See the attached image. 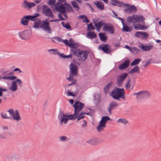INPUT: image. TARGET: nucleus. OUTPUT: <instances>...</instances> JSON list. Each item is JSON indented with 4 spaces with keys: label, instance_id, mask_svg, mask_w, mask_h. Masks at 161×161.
Segmentation results:
<instances>
[{
    "label": "nucleus",
    "instance_id": "obj_1",
    "mask_svg": "<svg viewBox=\"0 0 161 161\" xmlns=\"http://www.w3.org/2000/svg\"><path fill=\"white\" fill-rule=\"evenodd\" d=\"M111 2L112 5L114 6L124 7L123 11L126 14H134L137 12V8L134 5L125 3L118 0H111Z\"/></svg>",
    "mask_w": 161,
    "mask_h": 161
},
{
    "label": "nucleus",
    "instance_id": "obj_2",
    "mask_svg": "<svg viewBox=\"0 0 161 161\" xmlns=\"http://www.w3.org/2000/svg\"><path fill=\"white\" fill-rule=\"evenodd\" d=\"M34 25L33 26V28L37 29L40 27L47 33H52V30L49 26L50 23L49 22L40 20H38L37 21L34 20Z\"/></svg>",
    "mask_w": 161,
    "mask_h": 161
},
{
    "label": "nucleus",
    "instance_id": "obj_3",
    "mask_svg": "<svg viewBox=\"0 0 161 161\" xmlns=\"http://www.w3.org/2000/svg\"><path fill=\"white\" fill-rule=\"evenodd\" d=\"M111 94V96L115 100L120 101V98H121L124 100H125V91L123 88H116L115 90L112 92Z\"/></svg>",
    "mask_w": 161,
    "mask_h": 161
},
{
    "label": "nucleus",
    "instance_id": "obj_4",
    "mask_svg": "<svg viewBox=\"0 0 161 161\" xmlns=\"http://www.w3.org/2000/svg\"><path fill=\"white\" fill-rule=\"evenodd\" d=\"M40 15L39 13L36 14L32 15H25L21 19L20 23L24 26H27L29 21H34L36 20V18Z\"/></svg>",
    "mask_w": 161,
    "mask_h": 161
},
{
    "label": "nucleus",
    "instance_id": "obj_5",
    "mask_svg": "<svg viewBox=\"0 0 161 161\" xmlns=\"http://www.w3.org/2000/svg\"><path fill=\"white\" fill-rule=\"evenodd\" d=\"M110 120H111L110 118L108 116L103 117L99 122V125L97 127L98 131L100 132L103 131L104 128L106 127V122Z\"/></svg>",
    "mask_w": 161,
    "mask_h": 161
},
{
    "label": "nucleus",
    "instance_id": "obj_6",
    "mask_svg": "<svg viewBox=\"0 0 161 161\" xmlns=\"http://www.w3.org/2000/svg\"><path fill=\"white\" fill-rule=\"evenodd\" d=\"M133 95H136V99L138 100L143 98H147L151 96V93L147 91H143L135 93Z\"/></svg>",
    "mask_w": 161,
    "mask_h": 161
},
{
    "label": "nucleus",
    "instance_id": "obj_7",
    "mask_svg": "<svg viewBox=\"0 0 161 161\" xmlns=\"http://www.w3.org/2000/svg\"><path fill=\"white\" fill-rule=\"evenodd\" d=\"M85 105L83 103H82L79 101H76L73 105V107L75 108V113L74 114H73L76 118L77 117V114H79L84 107Z\"/></svg>",
    "mask_w": 161,
    "mask_h": 161
},
{
    "label": "nucleus",
    "instance_id": "obj_8",
    "mask_svg": "<svg viewBox=\"0 0 161 161\" xmlns=\"http://www.w3.org/2000/svg\"><path fill=\"white\" fill-rule=\"evenodd\" d=\"M7 112L9 113L12 118L15 120L19 121L21 120L20 116L18 110L14 111L13 108L9 109Z\"/></svg>",
    "mask_w": 161,
    "mask_h": 161
},
{
    "label": "nucleus",
    "instance_id": "obj_9",
    "mask_svg": "<svg viewBox=\"0 0 161 161\" xmlns=\"http://www.w3.org/2000/svg\"><path fill=\"white\" fill-rule=\"evenodd\" d=\"M63 115V116L58 118L61 125H63V122L64 124H66L69 119L73 120L76 119V118L73 115Z\"/></svg>",
    "mask_w": 161,
    "mask_h": 161
},
{
    "label": "nucleus",
    "instance_id": "obj_10",
    "mask_svg": "<svg viewBox=\"0 0 161 161\" xmlns=\"http://www.w3.org/2000/svg\"><path fill=\"white\" fill-rule=\"evenodd\" d=\"M52 8L54 10H55L60 13L64 12L65 7L61 3L58 2L54 5L52 6Z\"/></svg>",
    "mask_w": 161,
    "mask_h": 161
},
{
    "label": "nucleus",
    "instance_id": "obj_11",
    "mask_svg": "<svg viewBox=\"0 0 161 161\" xmlns=\"http://www.w3.org/2000/svg\"><path fill=\"white\" fill-rule=\"evenodd\" d=\"M7 159L10 161H19V155L16 152H13L10 153L6 156Z\"/></svg>",
    "mask_w": 161,
    "mask_h": 161
},
{
    "label": "nucleus",
    "instance_id": "obj_12",
    "mask_svg": "<svg viewBox=\"0 0 161 161\" xmlns=\"http://www.w3.org/2000/svg\"><path fill=\"white\" fill-rule=\"evenodd\" d=\"M36 6V4L35 3L28 2L26 0H24L21 4V7L22 8L28 10H31Z\"/></svg>",
    "mask_w": 161,
    "mask_h": 161
},
{
    "label": "nucleus",
    "instance_id": "obj_13",
    "mask_svg": "<svg viewBox=\"0 0 161 161\" xmlns=\"http://www.w3.org/2000/svg\"><path fill=\"white\" fill-rule=\"evenodd\" d=\"M88 53H89L87 51H80L79 50L75 56H77L80 60L81 59L82 61H84L87 59Z\"/></svg>",
    "mask_w": 161,
    "mask_h": 161
},
{
    "label": "nucleus",
    "instance_id": "obj_14",
    "mask_svg": "<svg viewBox=\"0 0 161 161\" xmlns=\"http://www.w3.org/2000/svg\"><path fill=\"white\" fill-rule=\"evenodd\" d=\"M42 13L46 16L54 18V15L51 9L48 6L44 5L42 9Z\"/></svg>",
    "mask_w": 161,
    "mask_h": 161
},
{
    "label": "nucleus",
    "instance_id": "obj_15",
    "mask_svg": "<svg viewBox=\"0 0 161 161\" xmlns=\"http://www.w3.org/2000/svg\"><path fill=\"white\" fill-rule=\"evenodd\" d=\"M19 36L23 40L28 39L30 36V31L29 30H25L22 32L18 33Z\"/></svg>",
    "mask_w": 161,
    "mask_h": 161
},
{
    "label": "nucleus",
    "instance_id": "obj_16",
    "mask_svg": "<svg viewBox=\"0 0 161 161\" xmlns=\"http://www.w3.org/2000/svg\"><path fill=\"white\" fill-rule=\"evenodd\" d=\"M70 74L73 76H76L77 75L78 68L75 64L71 63L69 65Z\"/></svg>",
    "mask_w": 161,
    "mask_h": 161
},
{
    "label": "nucleus",
    "instance_id": "obj_17",
    "mask_svg": "<svg viewBox=\"0 0 161 161\" xmlns=\"http://www.w3.org/2000/svg\"><path fill=\"white\" fill-rule=\"evenodd\" d=\"M103 30L106 32L108 31L111 34H113L114 33V29L113 25L111 24L105 23Z\"/></svg>",
    "mask_w": 161,
    "mask_h": 161
},
{
    "label": "nucleus",
    "instance_id": "obj_18",
    "mask_svg": "<svg viewBox=\"0 0 161 161\" xmlns=\"http://www.w3.org/2000/svg\"><path fill=\"white\" fill-rule=\"evenodd\" d=\"M128 74L126 73H123L119 75L117 78V83L118 87L121 86L123 82L127 77Z\"/></svg>",
    "mask_w": 161,
    "mask_h": 161
},
{
    "label": "nucleus",
    "instance_id": "obj_19",
    "mask_svg": "<svg viewBox=\"0 0 161 161\" xmlns=\"http://www.w3.org/2000/svg\"><path fill=\"white\" fill-rule=\"evenodd\" d=\"M110 48V46L107 44L100 45L98 47L99 50H101L107 54H109L111 52Z\"/></svg>",
    "mask_w": 161,
    "mask_h": 161
},
{
    "label": "nucleus",
    "instance_id": "obj_20",
    "mask_svg": "<svg viewBox=\"0 0 161 161\" xmlns=\"http://www.w3.org/2000/svg\"><path fill=\"white\" fill-rule=\"evenodd\" d=\"M134 36L142 39H147L149 37V35L147 32L137 31L135 33Z\"/></svg>",
    "mask_w": 161,
    "mask_h": 161
},
{
    "label": "nucleus",
    "instance_id": "obj_21",
    "mask_svg": "<svg viewBox=\"0 0 161 161\" xmlns=\"http://www.w3.org/2000/svg\"><path fill=\"white\" fill-rule=\"evenodd\" d=\"M103 142V141L102 139L96 138H93L87 141L86 142L92 145H96L102 143Z\"/></svg>",
    "mask_w": 161,
    "mask_h": 161
},
{
    "label": "nucleus",
    "instance_id": "obj_22",
    "mask_svg": "<svg viewBox=\"0 0 161 161\" xmlns=\"http://www.w3.org/2000/svg\"><path fill=\"white\" fill-rule=\"evenodd\" d=\"M69 47L71 48V52L74 55H75L80 50L77 48L79 47L78 45L76 43H70Z\"/></svg>",
    "mask_w": 161,
    "mask_h": 161
},
{
    "label": "nucleus",
    "instance_id": "obj_23",
    "mask_svg": "<svg viewBox=\"0 0 161 161\" xmlns=\"http://www.w3.org/2000/svg\"><path fill=\"white\" fill-rule=\"evenodd\" d=\"M145 18L142 15H135V21L138 23H142L144 25Z\"/></svg>",
    "mask_w": 161,
    "mask_h": 161
},
{
    "label": "nucleus",
    "instance_id": "obj_24",
    "mask_svg": "<svg viewBox=\"0 0 161 161\" xmlns=\"http://www.w3.org/2000/svg\"><path fill=\"white\" fill-rule=\"evenodd\" d=\"M130 64V60L127 59L122 64L119 65V68L121 70L126 69L129 66Z\"/></svg>",
    "mask_w": 161,
    "mask_h": 161
},
{
    "label": "nucleus",
    "instance_id": "obj_25",
    "mask_svg": "<svg viewBox=\"0 0 161 161\" xmlns=\"http://www.w3.org/2000/svg\"><path fill=\"white\" fill-rule=\"evenodd\" d=\"M118 105L115 101H112L109 104V107L108 108V110L110 114H112L111 110L115 108L116 107L118 106Z\"/></svg>",
    "mask_w": 161,
    "mask_h": 161
},
{
    "label": "nucleus",
    "instance_id": "obj_26",
    "mask_svg": "<svg viewBox=\"0 0 161 161\" xmlns=\"http://www.w3.org/2000/svg\"><path fill=\"white\" fill-rule=\"evenodd\" d=\"M94 4L97 8L101 10H103L104 9V5L102 2L99 1L95 2Z\"/></svg>",
    "mask_w": 161,
    "mask_h": 161
},
{
    "label": "nucleus",
    "instance_id": "obj_27",
    "mask_svg": "<svg viewBox=\"0 0 161 161\" xmlns=\"http://www.w3.org/2000/svg\"><path fill=\"white\" fill-rule=\"evenodd\" d=\"M138 47L141 48L143 51H149L153 47L152 45L151 46H145L142 44H140V46H139Z\"/></svg>",
    "mask_w": 161,
    "mask_h": 161
},
{
    "label": "nucleus",
    "instance_id": "obj_28",
    "mask_svg": "<svg viewBox=\"0 0 161 161\" xmlns=\"http://www.w3.org/2000/svg\"><path fill=\"white\" fill-rule=\"evenodd\" d=\"M17 85L16 83L14 81L11 84L9 88V89L12 92H15L17 90Z\"/></svg>",
    "mask_w": 161,
    "mask_h": 161
},
{
    "label": "nucleus",
    "instance_id": "obj_29",
    "mask_svg": "<svg viewBox=\"0 0 161 161\" xmlns=\"http://www.w3.org/2000/svg\"><path fill=\"white\" fill-rule=\"evenodd\" d=\"M106 34L105 33H100L99 34V36L100 40L104 42H106L108 37L106 36Z\"/></svg>",
    "mask_w": 161,
    "mask_h": 161
},
{
    "label": "nucleus",
    "instance_id": "obj_30",
    "mask_svg": "<svg viewBox=\"0 0 161 161\" xmlns=\"http://www.w3.org/2000/svg\"><path fill=\"white\" fill-rule=\"evenodd\" d=\"M123 27L122 29L123 31L127 32H131L132 29L131 27H128L127 25L124 24H123Z\"/></svg>",
    "mask_w": 161,
    "mask_h": 161
},
{
    "label": "nucleus",
    "instance_id": "obj_31",
    "mask_svg": "<svg viewBox=\"0 0 161 161\" xmlns=\"http://www.w3.org/2000/svg\"><path fill=\"white\" fill-rule=\"evenodd\" d=\"M87 36L91 39H93L96 37L97 35L94 32L89 31L87 32Z\"/></svg>",
    "mask_w": 161,
    "mask_h": 161
},
{
    "label": "nucleus",
    "instance_id": "obj_32",
    "mask_svg": "<svg viewBox=\"0 0 161 161\" xmlns=\"http://www.w3.org/2000/svg\"><path fill=\"white\" fill-rule=\"evenodd\" d=\"M134 28L136 30H145L147 29L146 26L141 25L140 24L135 25L134 26Z\"/></svg>",
    "mask_w": 161,
    "mask_h": 161
},
{
    "label": "nucleus",
    "instance_id": "obj_33",
    "mask_svg": "<svg viewBox=\"0 0 161 161\" xmlns=\"http://www.w3.org/2000/svg\"><path fill=\"white\" fill-rule=\"evenodd\" d=\"M17 77L16 76H4L2 77L0 76V80L1 79H4V80H14L16 79H17Z\"/></svg>",
    "mask_w": 161,
    "mask_h": 161
},
{
    "label": "nucleus",
    "instance_id": "obj_34",
    "mask_svg": "<svg viewBox=\"0 0 161 161\" xmlns=\"http://www.w3.org/2000/svg\"><path fill=\"white\" fill-rule=\"evenodd\" d=\"M131 81L130 79H129L127 81V82L126 83V84L125 86V88L127 89H129L130 88L131 86V89H133V87L134 86V85H131L130 83V82Z\"/></svg>",
    "mask_w": 161,
    "mask_h": 161
},
{
    "label": "nucleus",
    "instance_id": "obj_35",
    "mask_svg": "<svg viewBox=\"0 0 161 161\" xmlns=\"http://www.w3.org/2000/svg\"><path fill=\"white\" fill-rule=\"evenodd\" d=\"M105 23L103 21L95 23V26L97 28V30L100 29L102 25H104Z\"/></svg>",
    "mask_w": 161,
    "mask_h": 161
},
{
    "label": "nucleus",
    "instance_id": "obj_36",
    "mask_svg": "<svg viewBox=\"0 0 161 161\" xmlns=\"http://www.w3.org/2000/svg\"><path fill=\"white\" fill-rule=\"evenodd\" d=\"M135 15L129 16L127 18V21L128 23H134L135 22Z\"/></svg>",
    "mask_w": 161,
    "mask_h": 161
},
{
    "label": "nucleus",
    "instance_id": "obj_37",
    "mask_svg": "<svg viewBox=\"0 0 161 161\" xmlns=\"http://www.w3.org/2000/svg\"><path fill=\"white\" fill-rule=\"evenodd\" d=\"M62 25L65 28L68 30L69 31H71L72 30L71 26H70L69 23H67L65 24L63 22H62L61 23Z\"/></svg>",
    "mask_w": 161,
    "mask_h": 161
},
{
    "label": "nucleus",
    "instance_id": "obj_38",
    "mask_svg": "<svg viewBox=\"0 0 161 161\" xmlns=\"http://www.w3.org/2000/svg\"><path fill=\"white\" fill-rule=\"evenodd\" d=\"M112 84L111 82H110L108 84H107L104 87V92L105 94L108 92L109 89L111 86Z\"/></svg>",
    "mask_w": 161,
    "mask_h": 161
},
{
    "label": "nucleus",
    "instance_id": "obj_39",
    "mask_svg": "<svg viewBox=\"0 0 161 161\" xmlns=\"http://www.w3.org/2000/svg\"><path fill=\"white\" fill-rule=\"evenodd\" d=\"M78 17L80 19H84V20L83 21V22L84 23L86 22L87 23H88L90 22V21L89 19H88L87 16L85 15H80L78 16Z\"/></svg>",
    "mask_w": 161,
    "mask_h": 161
},
{
    "label": "nucleus",
    "instance_id": "obj_40",
    "mask_svg": "<svg viewBox=\"0 0 161 161\" xmlns=\"http://www.w3.org/2000/svg\"><path fill=\"white\" fill-rule=\"evenodd\" d=\"M59 139L60 141L63 142H65L69 140V139L65 136H60L59 137Z\"/></svg>",
    "mask_w": 161,
    "mask_h": 161
},
{
    "label": "nucleus",
    "instance_id": "obj_41",
    "mask_svg": "<svg viewBox=\"0 0 161 161\" xmlns=\"http://www.w3.org/2000/svg\"><path fill=\"white\" fill-rule=\"evenodd\" d=\"M116 122L125 125L128 123V121L125 118H120Z\"/></svg>",
    "mask_w": 161,
    "mask_h": 161
},
{
    "label": "nucleus",
    "instance_id": "obj_42",
    "mask_svg": "<svg viewBox=\"0 0 161 161\" xmlns=\"http://www.w3.org/2000/svg\"><path fill=\"white\" fill-rule=\"evenodd\" d=\"M140 50L138 48L134 47H132L131 52L134 54H138L140 52Z\"/></svg>",
    "mask_w": 161,
    "mask_h": 161
},
{
    "label": "nucleus",
    "instance_id": "obj_43",
    "mask_svg": "<svg viewBox=\"0 0 161 161\" xmlns=\"http://www.w3.org/2000/svg\"><path fill=\"white\" fill-rule=\"evenodd\" d=\"M141 59L140 58H136L132 62L131 64V66H133L134 65H136L139 64L141 61Z\"/></svg>",
    "mask_w": 161,
    "mask_h": 161
},
{
    "label": "nucleus",
    "instance_id": "obj_44",
    "mask_svg": "<svg viewBox=\"0 0 161 161\" xmlns=\"http://www.w3.org/2000/svg\"><path fill=\"white\" fill-rule=\"evenodd\" d=\"M139 68L138 66H136L133 69H131L130 73H133L135 72H138L139 71Z\"/></svg>",
    "mask_w": 161,
    "mask_h": 161
},
{
    "label": "nucleus",
    "instance_id": "obj_45",
    "mask_svg": "<svg viewBox=\"0 0 161 161\" xmlns=\"http://www.w3.org/2000/svg\"><path fill=\"white\" fill-rule=\"evenodd\" d=\"M71 4L74 8H75L77 10H78L80 9V8L76 2L75 1H72L71 3Z\"/></svg>",
    "mask_w": 161,
    "mask_h": 161
},
{
    "label": "nucleus",
    "instance_id": "obj_46",
    "mask_svg": "<svg viewBox=\"0 0 161 161\" xmlns=\"http://www.w3.org/2000/svg\"><path fill=\"white\" fill-rule=\"evenodd\" d=\"M68 92L67 93V96H72L73 97H75L76 96V95L78 93V91H76L74 92V93L70 92V91L69 90Z\"/></svg>",
    "mask_w": 161,
    "mask_h": 161
},
{
    "label": "nucleus",
    "instance_id": "obj_47",
    "mask_svg": "<svg viewBox=\"0 0 161 161\" xmlns=\"http://www.w3.org/2000/svg\"><path fill=\"white\" fill-rule=\"evenodd\" d=\"M65 8L66 11H67V12H68V13H69L70 12H74L72 7L71 6L69 7H65Z\"/></svg>",
    "mask_w": 161,
    "mask_h": 161
},
{
    "label": "nucleus",
    "instance_id": "obj_48",
    "mask_svg": "<svg viewBox=\"0 0 161 161\" xmlns=\"http://www.w3.org/2000/svg\"><path fill=\"white\" fill-rule=\"evenodd\" d=\"M1 117L3 119H11V118L10 117L8 116L6 114H3V113H2L1 114Z\"/></svg>",
    "mask_w": 161,
    "mask_h": 161
},
{
    "label": "nucleus",
    "instance_id": "obj_49",
    "mask_svg": "<svg viewBox=\"0 0 161 161\" xmlns=\"http://www.w3.org/2000/svg\"><path fill=\"white\" fill-rule=\"evenodd\" d=\"M77 117H76V119L77 118V121H79L80 119H83L84 117V115H82V114H77Z\"/></svg>",
    "mask_w": 161,
    "mask_h": 161
},
{
    "label": "nucleus",
    "instance_id": "obj_50",
    "mask_svg": "<svg viewBox=\"0 0 161 161\" xmlns=\"http://www.w3.org/2000/svg\"><path fill=\"white\" fill-rule=\"evenodd\" d=\"M55 0H48L47 4L49 5H54L55 4Z\"/></svg>",
    "mask_w": 161,
    "mask_h": 161
},
{
    "label": "nucleus",
    "instance_id": "obj_51",
    "mask_svg": "<svg viewBox=\"0 0 161 161\" xmlns=\"http://www.w3.org/2000/svg\"><path fill=\"white\" fill-rule=\"evenodd\" d=\"M87 25H88V30H93L95 29L94 26L93 25L92 23L89 24H88Z\"/></svg>",
    "mask_w": 161,
    "mask_h": 161
},
{
    "label": "nucleus",
    "instance_id": "obj_52",
    "mask_svg": "<svg viewBox=\"0 0 161 161\" xmlns=\"http://www.w3.org/2000/svg\"><path fill=\"white\" fill-rule=\"evenodd\" d=\"M67 115V114H65L64 113V112L60 109L59 113L58 116V118H59L60 117H61L62 116H63V115Z\"/></svg>",
    "mask_w": 161,
    "mask_h": 161
},
{
    "label": "nucleus",
    "instance_id": "obj_53",
    "mask_svg": "<svg viewBox=\"0 0 161 161\" xmlns=\"http://www.w3.org/2000/svg\"><path fill=\"white\" fill-rule=\"evenodd\" d=\"M14 81H15L16 83L17 82L20 86H22V82L21 80L19 79H17L16 80Z\"/></svg>",
    "mask_w": 161,
    "mask_h": 161
},
{
    "label": "nucleus",
    "instance_id": "obj_54",
    "mask_svg": "<svg viewBox=\"0 0 161 161\" xmlns=\"http://www.w3.org/2000/svg\"><path fill=\"white\" fill-rule=\"evenodd\" d=\"M59 53V52L58 50L57 49H56V50L54 51L53 52L51 53L54 55H58Z\"/></svg>",
    "mask_w": 161,
    "mask_h": 161
},
{
    "label": "nucleus",
    "instance_id": "obj_55",
    "mask_svg": "<svg viewBox=\"0 0 161 161\" xmlns=\"http://www.w3.org/2000/svg\"><path fill=\"white\" fill-rule=\"evenodd\" d=\"M62 41L67 46L69 47L70 43L67 40H62Z\"/></svg>",
    "mask_w": 161,
    "mask_h": 161
},
{
    "label": "nucleus",
    "instance_id": "obj_56",
    "mask_svg": "<svg viewBox=\"0 0 161 161\" xmlns=\"http://www.w3.org/2000/svg\"><path fill=\"white\" fill-rule=\"evenodd\" d=\"M151 63L150 60H148L147 61L145 64L144 66L145 67H146L147 66L149 65Z\"/></svg>",
    "mask_w": 161,
    "mask_h": 161
},
{
    "label": "nucleus",
    "instance_id": "obj_57",
    "mask_svg": "<svg viewBox=\"0 0 161 161\" xmlns=\"http://www.w3.org/2000/svg\"><path fill=\"white\" fill-rule=\"evenodd\" d=\"M54 39L58 42L62 41L61 38L60 37H55L54 38Z\"/></svg>",
    "mask_w": 161,
    "mask_h": 161
},
{
    "label": "nucleus",
    "instance_id": "obj_58",
    "mask_svg": "<svg viewBox=\"0 0 161 161\" xmlns=\"http://www.w3.org/2000/svg\"><path fill=\"white\" fill-rule=\"evenodd\" d=\"M74 76L70 74L69 77L67 78V79L69 81L72 80H73V77Z\"/></svg>",
    "mask_w": 161,
    "mask_h": 161
},
{
    "label": "nucleus",
    "instance_id": "obj_59",
    "mask_svg": "<svg viewBox=\"0 0 161 161\" xmlns=\"http://www.w3.org/2000/svg\"><path fill=\"white\" fill-rule=\"evenodd\" d=\"M115 18L119 19V20H121V23H122V25L123 24H124V21H125V20L124 19H123L122 18H120V17H116Z\"/></svg>",
    "mask_w": 161,
    "mask_h": 161
},
{
    "label": "nucleus",
    "instance_id": "obj_60",
    "mask_svg": "<svg viewBox=\"0 0 161 161\" xmlns=\"http://www.w3.org/2000/svg\"><path fill=\"white\" fill-rule=\"evenodd\" d=\"M67 11H66V9H65V11L64 13H60L61 14H63L64 15V17L65 18V20L66 19H68V17L67 15L66 14Z\"/></svg>",
    "mask_w": 161,
    "mask_h": 161
},
{
    "label": "nucleus",
    "instance_id": "obj_61",
    "mask_svg": "<svg viewBox=\"0 0 161 161\" xmlns=\"http://www.w3.org/2000/svg\"><path fill=\"white\" fill-rule=\"evenodd\" d=\"M14 72L19 71V73H21L22 71H21L20 69L19 68H16L13 70Z\"/></svg>",
    "mask_w": 161,
    "mask_h": 161
},
{
    "label": "nucleus",
    "instance_id": "obj_62",
    "mask_svg": "<svg viewBox=\"0 0 161 161\" xmlns=\"http://www.w3.org/2000/svg\"><path fill=\"white\" fill-rule=\"evenodd\" d=\"M58 55L59 56V57L61 58H65V55L63 53H59V54H58Z\"/></svg>",
    "mask_w": 161,
    "mask_h": 161
},
{
    "label": "nucleus",
    "instance_id": "obj_63",
    "mask_svg": "<svg viewBox=\"0 0 161 161\" xmlns=\"http://www.w3.org/2000/svg\"><path fill=\"white\" fill-rule=\"evenodd\" d=\"M87 125V122L85 120H84L83 121V124L82 125V127H85Z\"/></svg>",
    "mask_w": 161,
    "mask_h": 161
},
{
    "label": "nucleus",
    "instance_id": "obj_64",
    "mask_svg": "<svg viewBox=\"0 0 161 161\" xmlns=\"http://www.w3.org/2000/svg\"><path fill=\"white\" fill-rule=\"evenodd\" d=\"M58 17H59L60 19L61 20H65V19L64 18L59 14H58Z\"/></svg>",
    "mask_w": 161,
    "mask_h": 161
}]
</instances>
